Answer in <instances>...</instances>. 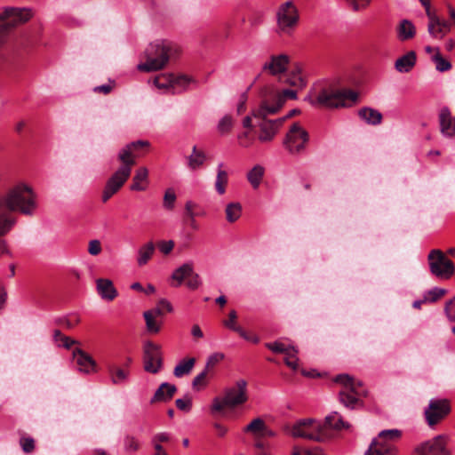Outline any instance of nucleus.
<instances>
[{"label":"nucleus","instance_id":"obj_51","mask_svg":"<svg viewBox=\"0 0 455 455\" xmlns=\"http://www.w3.org/2000/svg\"><path fill=\"white\" fill-rule=\"evenodd\" d=\"M225 355L222 353H213L211 355L206 362L205 370L206 371H212L214 367L224 359Z\"/></svg>","mask_w":455,"mask_h":455},{"label":"nucleus","instance_id":"obj_19","mask_svg":"<svg viewBox=\"0 0 455 455\" xmlns=\"http://www.w3.org/2000/svg\"><path fill=\"white\" fill-rule=\"evenodd\" d=\"M149 146L150 143L148 140H140L131 142L120 150L117 156V159L121 162L122 164L132 170V166L136 163L135 152L141 148H148Z\"/></svg>","mask_w":455,"mask_h":455},{"label":"nucleus","instance_id":"obj_52","mask_svg":"<svg viewBox=\"0 0 455 455\" xmlns=\"http://www.w3.org/2000/svg\"><path fill=\"white\" fill-rule=\"evenodd\" d=\"M124 445L125 451H137L140 447L139 440L132 435L125 436L124 440Z\"/></svg>","mask_w":455,"mask_h":455},{"label":"nucleus","instance_id":"obj_8","mask_svg":"<svg viewBox=\"0 0 455 455\" xmlns=\"http://www.w3.org/2000/svg\"><path fill=\"white\" fill-rule=\"evenodd\" d=\"M297 90L299 89H284L279 92L271 88H263L259 95V109L256 112L257 115H261L264 111L277 113L283 108L287 99L294 100L297 98Z\"/></svg>","mask_w":455,"mask_h":455},{"label":"nucleus","instance_id":"obj_11","mask_svg":"<svg viewBox=\"0 0 455 455\" xmlns=\"http://www.w3.org/2000/svg\"><path fill=\"white\" fill-rule=\"evenodd\" d=\"M259 109V105L252 109V116L256 120V125L259 127L258 140L262 143H267L274 140L279 129L284 123L283 118L268 119L267 116L275 115V113H268L264 111L261 115H257Z\"/></svg>","mask_w":455,"mask_h":455},{"label":"nucleus","instance_id":"obj_24","mask_svg":"<svg viewBox=\"0 0 455 455\" xmlns=\"http://www.w3.org/2000/svg\"><path fill=\"white\" fill-rule=\"evenodd\" d=\"M107 371L109 379L113 385H124L129 379V369H125L124 367H121L116 363H108L107 364Z\"/></svg>","mask_w":455,"mask_h":455},{"label":"nucleus","instance_id":"obj_59","mask_svg":"<svg viewBox=\"0 0 455 455\" xmlns=\"http://www.w3.org/2000/svg\"><path fill=\"white\" fill-rule=\"evenodd\" d=\"M253 448L254 451L270 450V444L264 442L262 436L253 437Z\"/></svg>","mask_w":455,"mask_h":455},{"label":"nucleus","instance_id":"obj_10","mask_svg":"<svg viewBox=\"0 0 455 455\" xmlns=\"http://www.w3.org/2000/svg\"><path fill=\"white\" fill-rule=\"evenodd\" d=\"M402 436L398 429H387L379 433L367 450L365 455H397L398 449L395 442Z\"/></svg>","mask_w":455,"mask_h":455},{"label":"nucleus","instance_id":"obj_9","mask_svg":"<svg viewBox=\"0 0 455 455\" xmlns=\"http://www.w3.org/2000/svg\"><path fill=\"white\" fill-rule=\"evenodd\" d=\"M30 17L29 10L14 7L6 8L0 13V48L9 42L13 28L18 23L28 20Z\"/></svg>","mask_w":455,"mask_h":455},{"label":"nucleus","instance_id":"obj_32","mask_svg":"<svg viewBox=\"0 0 455 455\" xmlns=\"http://www.w3.org/2000/svg\"><path fill=\"white\" fill-rule=\"evenodd\" d=\"M428 33L435 38H443V28L441 19L433 12H428Z\"/></svg>","mask_w":455,"mask_h":455},{"label":"nucleus","instance_id":"obj_41","mask_svg":"<svg viewBox=\"0 0 455 455\" xmlns=\"http://www.w3.org/2000/svg\"><path fill=\"white\" fill-rule=\"evenodd\" d=\"M266 426L265 421L260 418L252 419L243 429L246 433L252 434L253 437L261 436L264 427Z\"/></svg>","mask_w":455,"mask_h":455},{"label":"nucleus","instance_id":"obj_53","mask_svg":"<svg viewBox=\"0 0 455 455\" xmlns=\"http://www.w3.org/2000/svg\"><path fill=\"white\" fill-rule=\"evenodd\" d=\"M345 1L355 12H358V11L365 9L371 3V0H345Z\"/></svg>","mask_w":455,"mask_h":455},{"label":"nucleus","instance_id":"obj_18","mask_svg":"<svg viewBox=\"0 0 455 455\" xmlns=\"http://www.w3.org/2000/svg\"><path fill=\"white\" fill-rule=\"evenodd\" d=\"M413 455H450L444 435H437L415 448Z\"/></svg>","mask_w":455,"mask_h":455},{"label":"nucleus","instance_id":"obj_1","mask_svg":"<svg viewBox=\"0 0 455 455\" xmlns=\"http://www.w3.org/2000/svg\"><path fill=\"white\" fill-rule=\"evenodd\" d=\"M36 208V195L30 187L19 184L9 189L5 196L0 197V236L4 235L14 224L9 214L11 212L31 215ZM8 252L4 240L0 239V257Z\"/></svg>","mask_w":455,"mask_h":455},{"label":"nucleus","instance_id":"obj_21","mask_svg":"<svg viewBox=\"0 0 455 455\" xmlns=\"http://www.w3.org/2000/svg\"><path fill=\"white\" fill-rule=\"evenodd\" d=\"M205 215V211L198 204L191 200L186 202L183 221L188 223L192 229H198V224L196 220V217H204Z\"/></svg>","mask_w":455,"mask_h":455},{"label":"nucleus","instance_id":"obj_16","mask_svg":"<svg viewBox=\"0 0 455 455\" xmlns=\"http://www.w3.org/2000/svg\"><path fill=\"white\" fill-rule=\"evenodd\" d=\"M132 170L121 164V166L107 180L102 192L101 200L107 203L127 181L131 176Z\"/></svg>","mask_w":455,"mask_h":455},{"label":"nucleus","instance_id":"obj_61","mask_svg":"<svg viewBox=\"0 0 455 455\" xmlns=\"http://www.w3.org/2000/svg\"><path fill=\"white\" fill-rule=\"evenodd\" d=\"M263 20V13L259 11H254L251 13L249 17V22L251 26L256 27L262 23Z\"/></svg>","mask_w":455,"mask_h":455},{"label":"nucleus","instance_id":"obj_60","mask_svg":"<svg viewBox=\"0 0 455 455\" xmlns=\"http://www.w3.org/2000/svg\"><path fill=\"white\" fill-rule=\"evenodd\" d=\"M101 243L99 240H91L88 244V252L92 256H97L101 252Z\"/></svg>","mask_w":455,"mask_h":455},{"label":"nucleus","instance_id":"obj_3","mask_svg":"<svg viewBox=\"0 0 455 455\" xmlns=\"http://www.w3.org/2000/svg\"><path fill=\"white\" fill-rule=\"evenodd\" d=\"M350 425L344 421L343 418L337 411L332 412L325 418L324 423L318 422L313 419H301L296 422L291 429L293 437L306 438L315 441H322L328 437L330 429H348Z\"/></svg>","mask_w":455,"mask_h":455},{"label":"nucleus","instance_id":"obj_6","mask_svg":"<svg viewBox=\"0 0 455 455\" xmlns=\"http://www.w3.org/2000/svg\"><path fill=\"white\" fill-rule=\"evenodd\" d=\"M335 381L342 386L339 392V400L345 407L355 410L363 405L361 397L366 396L367 392L360 380L348 374H339Z\"/></svg>","mask_w":455,"mask_h":455},{"label":"nucleus","instance_id":"obj_55","mask_svg":"<svg viewBox=\"0 0 455 455\" xmlns=\"http://www.w3.org/2000/svg\"><path fill=\"white\" fill-rule=\"evenodd\" d=\"M177 408L183 411H188L191 409L192 400L189 395H186L185 398L177 399L175 401Z\"/></svg>","mask_w":455,"mask_h":455},{"label":"nucleus","instance_id":"obj_44","mask_svg":"<svg viewBox=\"0 0 455 455\" xmlns=\"http://www.w3.org/2000/svg\"><path fill=\"white\" fill-rule=\"evenodd\" d=\"M432 60L435 63V68L439 72H445L451 68V62L443 59L439 51L433 54Z\"/></svg>","mask_w":455,"mask_h":455},{"label":"nucleus","instance_id":"obj_27","mask_svg":"<svg viewBox=\"0 0 455 455\" xmlns=\"http://www.w3.org/2000/svg\"><path fill=\"white\" fill-rule=\"evenodd\" d=\"M416 61V52L410 51L395 60V68L400 73H408L415 67Z\"/></svg>","mask_w":455,"mask_h":455},{"label":"nucleus","instance_id":"obj_37","mask_svg":"<svg viewBox=\"0 0 455 455\" xmlns=\"http://www.w3.org/2000/svg\"><path fill=\"white\" fill-rule=\"evenodd\" d=\"M173 74H162L153 79V84L159 90L171 93Z\"/></svg>","mask_w":455,"mask_h":455},{"label":"nucleus","instance_id":"obj_2","mask_svg":"<svg viewBox=\"0 0 455 455\" xmlns=\"http://www.w3.org/2000/svg\"><path fill=\"white\" fill-rule=\"evenodd\" d=\"M357 99L358 94L355 91L339 88L335 82L322 81L314 84L308 100L313 106L337 108L347 107V102L355 103Z\"/></svg>","mask_w":455,"mask_h":455},{"label":"nucleus","instance_id":"obj_5","mask_svg":"<svg viewBox=\"0 0 455 455\" xmlns=\"http://www.w3.org/2000/svg\"><path fill=\"white\" fill-rule=\"evenodd\" d=\"M291 58L288 54H273L262 66V71L277 77V80L293 88L302 89L307 81L299 66L288 71Z\"/></svg>","mask_w":455,"mask_h":455},{"label":"nucleus","instance_id":"obj_39","mask_svg":"<svg viewBox=\"0 0 455 455\" xmlns=\"http://www.w3.org/2000/svg\"><path fill=\"white\" fill-rule=\"evenodd\" d=\"M265 173L263 166L257 164L248 173L247 179L253 188H258Z\"/></svg>","mask_w":455,"mask_h":455},{"label":"nucleus","instance_id":"obj_23","mask_svg":"<svg viewBox=\"0 0 455 455\" xmlns=\"http://www.w3.org/2000/svg\"><path fill=\"white\" fill-rule=\"evenodd\" d=\"M73 358L76 360L80 371L88 374L96 371V362L84 350L76 348L73 351Z\"/></svg>","mask_w":455,"mask_h":455},{"label":"nucleus","instance_id":"obj_38","mask_svg":"<svg viewBox=\"0 0 455 455\" xmlns=\"http://www.w3.org/2000/svg\"><path fill=\"white\" fill-rule=\"evenodd\" d=\"M226 220L229 223H234L239 220L242 215V205L240 203L232 202L227 204L225 209Z\"/></svg>","mask_w":455,"mask_h":455},{"label":"nucleus","instance_id":"obj_30","mask_svg":"<svg viewBox=\"0 0 455 455\" xmlns=\"http://www.w3.org/2000/svg\"><path fill=\"white\" fill-rule=\"evenodd\" d=\"M359 116L368 124L378 125L382 122V114L371 108H363L358 112Z\"/></svg>","mask_w":455,"mask_h":455},{"label":"nucleus","instance_id":"obj_48","mask_svg":"<svg viewBox=\"0 0 455 455\" xmlns=\"http://www.w3.org/2000/svg\"><path fill=\"white\" fill-rule=\"evenodd\" d=\"M56 323L59 325L65 326L68 329H73L80 323V317L77 315H69L66 317L59 318Z\"/></svg>","mask_w":455,"mask_h":455},{"label":"nucleus","instance_id":"obj_57","mask_svg":"<svg viewBox=\"0 0 455 455\" xmlns=\"http://www.w3.org/2000/svg\"><path fill=\"white\" fill-rule=\"evenodd\" d=\"M187 279L186 284L191 290L197 289L201 284L199 275L195 273L194 269L192 270V275H189Z\"/></svg>","mask_w":455,"mask_h":455},{"label":"nucleus","instance_id":"obj_56","mask_svg":"<svg viewBox=\"0 0 455 455\" xmlns=\"http://www.w3.org/2000/svg\"><path fill=\"white\" fill-rule=\"evenodd\" d=\"M208 373L209 372L206 371V370L204 369L201 373L195 377L192 382V386L195 389H199L200 387H204L206 385L205 380Z\"/></svg>","mask_w":455,"mask_h":455},{"label":"nucleus","instance_id":"obj_26","mask_svg":"<svg viewBox=\"0 0 455 455\" xmlns=\"http://www.w3.org/2000/svg\"><path fill=\"white\" fill-rule=\"evenodd\" d=\"M399 41L404 42L412 39L416 35V28L409 20H402L395 28Z\"/></svg>","mask_w":455,"mask_h":455},{"label":"nucleus","instance_id":"obj_54","mask_svg":"<svg viewBox=\"0 0 455 455\" xmlns=\"http://www.w3.org/2000/svg\"><path fill=\"white\" fill-rule=\"evenodd\" d=\"M20 444L25 453H30L35 449V441L31 437H21Z\"/></svg>","mask_w":455,"mask_h":455},{"label":"nucleus","instance_id":"obj_43","mask_svg":"<svg viewBox=\"0 0 455 455\" xmlns=\"http://www.w3.org/2000/svg\"><path fill=\"white\" fill-rule=\"evenodd\" d=\"M172 309H173L172 306L171 305V303L168 300H166L164 299H161L157 302V305L156 307H154L150 310H148L147 312H151L152 315L158 317V316H163L165 312H169V313L172 312Z\"/></svg>","mask_w":455,"mask_h":455},{"label":"nucleus","instance_id":"obj_34","mask_svg":"<svg viewBox=\"0 0 455 455\" xmlns=\"http://www.w3.org/2000/svg\"><path fill=\"white\" fill-rule=\"evenodd\" d=\"M148 177V171L146 167H140L132 179V184L131 186V189L134 191H144L146 189V185H143L142 182L147 183Z\"/></svg>","mask_w":455,"mask_h":455},{"label":"nucleus","instance_id":"obj_17","mask_svg":"<svg viewBox=\"0 0 455 455\" xmlns=\"http://www.w3.org/2000/svg\"><path fill=\"white\" fill-rule=\"evenodd\" d=\"M144 370L149 373L156 374L162 368L163 360L160 347L151 341L144 345L143 349Z\"/></svg>","mask_w":455,"mask_h":455},{"label":"nucleus","instance_id":"obj_58","mask_svg":"<svg viewBox=\"0 0 455 455\" xmlns=\"http://www.w3.org/2000/svg\"><path fill=\"white\" fill-rule=\"evenodd\" d=\"M444 310L448 319L455 322V297L446 302Z\"/></svg>","mask_w":455,"mask_h":455},{"label":"nucleus","instance_id":"obj_49","mask_svg":"<svg viewBox=\"0 0 455 455\" xmlns=\"http://www.w3.org/2000/svg\"><path fill=\"white\" fill-rule=\"evenodd\" d=\"M177 196L172 188H167L164 196L163 206L166 210H173Z\"/></svg>","mask_w":455,"mask_h":455},{"label":"nucleus","instance_id":"obj_20","mask_svg":"<svg viewBox=\"0 0 455 455\" xmlns=\"http://www.w3.org/2000/svg\"><path fill=\"white\" fill-rule=\"evenodd\" d=\"M265 347L274 353L284 354L286 355L284 358L285 364L292 370L297 369V363L291 361V359L297 360L298 350L294 347H286L283 343L278 341L266 343Z\"/></svg>","mask_w":455,"mask_h":455},{"label":"nucleus","instance_id":"obj_12","mask_svg":"<svg viewBox=\"0 0 455 455\" xmlns=\"http://www.w3.org/2000/svg\"><path fill=\"white\" fill-rule=\"evenodd\" d=\"M275 16L278 32L284 35H291L299 20V10L291 0L281 4Z\"/></svg>","mask_w":455,"mask_h":455},{"label":"nucleus","instance_id":"obj_47","mask_svg":"<svg viewBox=\"0 0 455 455\" xmlns=\"http://www.w3.org/2000/svg\"><path fill=\"white\" fill-rule=\"evenodd\" d=\"M291 455H327L320 448L312 449L302 448L298 445L293 446Z\"/></svg>","mask_w":455,"mask_h":455},{"label":"nucleus","instance_id":"obj_31","mask_svg":"<svg viewBox=\"0 0 455 455\" xmlns=\"http://www.w3.org/2000/svg\"><path fill=\"white\" fill-rule=\"evenodd\" d=\"M223 166L224 164L222 163L219 164L217 168L216 180L214 183V188L216 192L220 196L226 193L227 186L228 183V174L225 170L222 169Z\"/></svg>","mask_w":455,"mask_h":455},{"label":"nucleus","instance_id":"obj_22","mask_svg":"<svg viewBox=\"0 0 455 455\" xmlns=\"http://www.w3.org/2000/svg\"><path fill=\"white\" fill-rule=\"evenodd\" d=\"M438 122L441 133L448 138L455 136V118L448 107H443L438 114Z\"/></svg>","mask_w":455,"mask_h":455},{"label":"nucleus","instance_id":"obj_4","mask_svg":"<svg viewBox=\"0 0 455 455\" xmlns=\"http://www.w3.org/2000/svg\"><path fill=\"white\" fill-rule=\"evenodd\" d=\"M180 54L177 44L167 40H156L145 49L146 62L140 63L138 69L143 72H153L164 69L176 60Z\"/></svg>","mask_w":455,"mask_h":455},{"label":"nucleus","instance_id":"obj_29","mask_svg":"<svg viewBox=\"0 0 455 455\" xmlns=\"http://www.w3.org/2000/svg\"><path fill=\"white\" fill-rule=\"evenodd\" d=\"M196 83V80L186 75L175 76L173 74L172 86L171 94H180L187 91L190 84Z\"/></svg>","mask_w":455,"mask_h":455},{"label":"nucleus","instance_id":"obj_62","mask_svg":"<svg viewBox=\"0 0 455 455\" xmlns=\"http://www.w3.org/2000/svg\"><path fill=\"white\" fill-rule=\"evenodd\" d=\"M157 246H158L159 250L161 251V252L167 255L173 250L174 242L172 240L160 241L157 243Z\"/></svg>","mask_w":455,"mask_h":455},{"label":"nucleus","instance_id":"obj_28","mask_svg":"<svg viewBox=\"0 0 455 455\" xmlns=\"http://www.w3.org/2000/svg\"><path fill=\"white\" fill-rule=\"evenodd\" d=\"M177 388L174 385L164 382L162 383L155 392V395L151 398L150 403H155L158 402H166L172 398L176 393Z\"/></svg>","mask_w":455,"mask_h":455},{"label":"nucleus","instance_id":"obj_14","mask_svg":"<svg viewBox=\"0 0 455 455\" xmlns=\"http://www.w3.org/2000/svg\"><path fill=\"white\" fill-rule=\"evenodd\" d=\"M427 260L430 272L440 278H450L455 273V265L438 249L432 250Z\"/></svg>","mask_w":455,"mask_h":455},{"label":"nucleus","instance_id":"obj_40","mask_svg":"<svg viewBox=\"0 0 455 455\" xmlns=\"http://www.w3.org/2000/svg\"><path fill=\"white\" fill-rule=\"evenodd\" d=\"M196 363V359L194 357L187 358L180 362L178 365L174 368L173 374L177 378H181L184 375H188L193 369Z\"/></svg>","mask_w":455,"mask_h":455},{"label":"nucleus","instance_id":"obj_46","mask_svg":"<svg viewBox=\"0 0 455 455\" xmlns=\"http://www.w3.org/2000/svg\"><path fill=\"white\" fill-rule=\"evenodd\" d=\"M233 125V117L230 115H226L219 121L217 128L220 134H227L231 132Z\"/></svg>","mask_w":455,"mask_h":455},{"label":"nucleus","instance_id":"obj_25","mask_svg":"<svg viewBox=\"0 0 455 455\" xmlns=\"http://www.w3.org/2000/svg\"><path fill=\"white\" fill-rule=\"evenodd\" d=\"M96 288L100 296L108 301L114 300L118 292L114 286L113 282L108 278H99L96 280Z\"/></svg>","mask_w":455,"mask_h":455},{"label":"nucleus","instance_id":"obj_33","mask_svg":"<svg viewBox=\"0 0 455 455\" xmlns=\"http://www.w3.org/2000/svg\"><path fill=\"white\" fill-rule=\"evenodd\" d=\"M205 160V153L198 149L196 146H194L192 148V154L188 156V166L191 170H196L204 165Z\"/></svg>","mask_w":455,"mask_h":455},{"label":"nucleus","instance_id":"obj_36","mask_svg":"<svg viewBox=\"0 0 455 455\" xmlns=\"http://www.w3.org/2000/svg\"><path fill=\"white\" fill-rule=\"evenodd\" d=\"M193 263H185L178 267L172 275V280L176 281V286H180L185 279L188 277L189 275H192Z\"/></svg>","mask_w":455,"mask_h":455},{"label":"nucleus","instance_id":"obj_15","mask_svg":"<svg viewBox=\"0 0 455 455\" xmlns=\"http://www.w3.org/2000/svg\"><path fill=\"white\" fill-rule=\"evenodd\" d=\"M451 411V402L448 399H431L424 411L427 425L434 427L443 420Z\"/></svg>","mask_w":455,"mask_h":455},{"label":"nucleus","instance_id":"obj_50","mask_svg":"<svg viewBox=\"0 0 455 455\" xmlns=\"http://www.w3.org/2000/svg\"><path fill=\"white\" fill-rule=\"evenodd\" d=\"M447 293V291L443 288H434L427 291V293L425 295V300L430 301V302H435L438 299H440L442 297H443Z\"/></svg>","mask_w":455,"mask_h":455},{"label":"nucleus","instance_id":"obj_63","mask_svg":"<svg viewBox=\"0 0 455 455\" xmlns=\"http://www.w3.org/2000/svg\"><path fill=\"white\" fill-rule=\"evenodd\" d=\"M171 440L170 435L167 433L156 434L152 438V443L162 444Z\"/></svg>","mask_w":455,"mask_h":455},{"label":"nucleus","instance_id":"obj_64","mask_svg":"<svg viewBox=\"0 0 455 455\" xmlns=\"http://www.w3.org/2000/svg\"><path fill=\"white\" fill-rule=\"evenodd\" d=\"M238 139L240 140L241 146H243L244 148L250 147L253 142V140L250 137V133L248 131L241 133L238 136Z\"/></svg>","mask_w":455,"mask_h":455},{"label":"nucleus","instance_id":"obj_7","mask_svg":"<svg viewBox=\"0 0 455 455\" xmlns=\"http://www.w3.org/2000/svg\"><path fill=\"white\" fill-rule=\"evenodd\" d=\"M248 400L247 382L244 379L236 381L234 387L227 388L222 398L215 397L211 406L212 414H222L226 408L234 409Z\"/></svg>","mask_w":455,"mask_h":455},{"label":"nucleus","instance_id":"obj_13","mask_svg":"<svg viewBox=\"0 0 455 455\" xmlns=\"http://www.w3.org/2000/svg\"><path fill=\"white\" fill-rule=\"evenodd\" d=\"M308 140V132L299 123L294 122L290 126L283 145L291 155H299L305 150Z\"/></svg>","mask_w":455,"mask_h":455},{"label":"nucleus","instance_id":"obj_42","mask_svg":"<svg viewBox=\"0 0 455 455\" xmlns=\"http://www.w3.org/2000/svg\"><path fill=\"white\" fill-rule=\"evenodd\" d=\"M236 319H237V313H236V311L235 310H231L229 312V314H228V319L223 321V324L227 328H228V329L237 332L242 338H247L246 337V331L243 328H241L240 326L236 325V323H235Z\"/></svg>","mask_w":455,"mask_h":455},{"label":"nucleus","instance_id":"obj_45","mask_svg":"<svg viewBox=\"0 0 455 455\" xmlns=\"http://www.w3.org/2000/svg\"><path fill=\"white\" fill-rule=\"evenodd\" d=\"M147 330L150 333H157L160 331V324L156 321V317L151 312H144L143 314Z\"/></svg>","mask_w":455,"mask_h":455},{"label":"nucleus","instance_id":"obj_35","mask_svg":"<svg viewBox=\"0 0 455 455\" xmlns=\"http://www.w3.org/2000/svg\"><path fill=\"white\" fill-rule=\"evenodd\" d=\"M156 250V246L153 242H148L142 245L138 251L137 262L139 266L146 265L148 260L152 258Z\"/></svg>","mask_w":455,"mask_h":455}]
</instances>
